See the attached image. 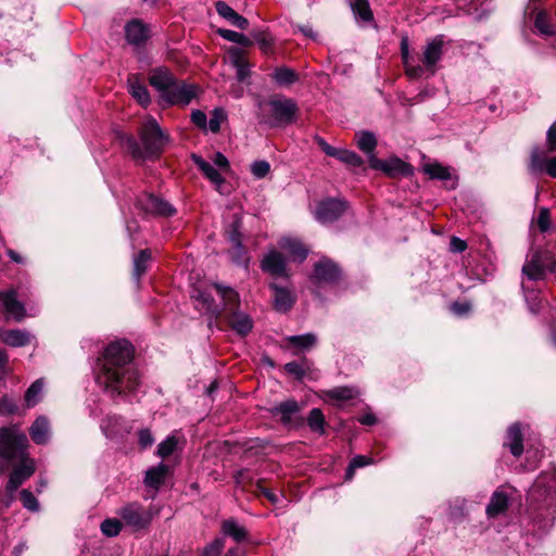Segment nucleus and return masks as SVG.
Masks as SVG:
<instances>
[{"label": "nucleus", "instance_id": "1", "mask_svg": "<svg viewBox=\"0 0 556 556\" xmlns=\"http://www.w3.org/2000/svg\"><path fill=\"white\" fill-rule=\"evenodd\" d=\"M134 346L127 340L111 342L104 350L98 382L112 396L132 393L140 384L138 371L130 365Z\"/></svg>", "mask_w": 556, "mask_h": 556}, {"label": "nucleus", "instance_id": "2", "mask_svg": "<svg viewBox=\"0 0 556 556\" xmlns=\"http://www.w3.org/2000/svg\"><path fill=\"white\" fill-rule=\"evenodd\" d=\"M28 439L17 425L0 428V472L17 463L9 476L7 493L13 494L36 471L35 460L28 456Z\"/></svg>", "mask_w": 556, "mask_h": 556}, {"label": "nucleus", "instance_id": "3", "mask_svg": "<svg viewBox=\"0 0 556 556\" xmlns=\"http://www.w3.org/2000/svg\"><path fill=\"white\" fill-rule=\"evenodd\" d=\"M527 514L541 532L548 531L556 520V473L536 478L527 496Z\"/></svg>", "mask_w": 556, "mask_h": 556}, {"label": "nucleus", "instance_id": "4", "mask_svg": "<svg viewBox=\"0 0 556 556\" xmlns=\"http://www.w3.org/2000/svg\"><path fill=\"white\" fill-rule=\"evenodd\" d=\"M140 140L143 149L132 137H126L123 141L125 149L135 159H157L169 142L168 135L161 129L154 118H149L143 123Z\"/></svg>", "mask_w": 556, "mask_h": 556}, {"label": "nucleus", "instance_id": "5", "mask_svg": "<svg viewBox=\"0 0 556 556\" xmlns=\"http://www.w3.org/2000/svg\"><path fill=\"white\" fill-rule=\"evenodd\" d=\"M149 81L159 91L161 99L168 104L187 105L195 96L194 86L177 81L174 75L164 67L155 68L151 73Z\"/></svg>", "mask_w": 556, "mask_h": 556}, {"label": "nucleus", "instance_id": "6", "mask_svg": "<svg viewBox=\"0 0 556 556\" xmlns=\"http://www.w3.org/2000/svg\"><path fill=\"white\" fill-rule=\"evenodd\" d=\"M157 511L144 508L139 503H129L118 510V516L135 531L143 530L150 526Z\"/></svg>", "mask_w": 556, "mask_h": 556}, {"label": "nucleus", "instance_id": "7", "mask_svg": "<svg viewBox=\"0 0 556 556\" xmlns=\"http://www.w3.org/2000/svg\"><path fill=\"white\" fill-rule=\"evenodd\" d=\"M274 125H290L295 123L299 113L296 102L285 96H276L268 101Z\"/></svg>", "mask_w": 556, "mask_h": 556}, {"label": "nucleus", "instance_id": "8", "mask_svg": "<svg viewBox=\"0 0 556 556\" xmlns=\"http://www.w3.org/2000/svg\"><path fill=\"white\" fill-rule=\"evenodd\" d=\"M556 270V260L548 251H534L530 260L523 265L522 273L531 280H539L543 277L544 270Z\"/></svg>", "mask_w": 556, "mask_h": 556}, {"label": "nucleus", "instance_id": "9", "mask_svg": "<svg viewBox=\"0 0 556 556\" xmlns=\"http://www.w3.org/2000/svg\"><path fill=\"white\" fill-rule=\"evenodd\" d=\"M369 166L372 169L381 170L389 177L397 176H410L414 173L413 166L396 156H392L388 160H380L376 155H371L369 160Z\"/></svg>", "mask_w": 556, "mask_h": 556}, {"label": "nucleus", "instance_id": "10", "mask_svg": "<svg viewBox=\"0 0 556 556\" xmlns=\"http://www.w3.org/2000/svg\"><path fill=\"white\" fill-rule=\"evenodd\" d=\"M444 40L443 36L439 35L427 42L422 50L421 63L424 73L427 71L430 75H434L437 72V64L440 62L443 55Z\"/></svg>", "mask_w": 556, "mask_h": 556}, {"label": "nucleus", "instance_id": "11", "mask_svg": "<svg viewBox=\"0 0 556 556\" xmlns=\"http://www.w3.org/2000/svg\"><path fill=\"white\" fill-rule=\"evenodd\" d=\"M346 202L337 199H327L317 204L315 218L321 224L337 220L346 210Z\"/></svg>", "mask_w": 556, "mask_h": 556}, {"label": "nucleus", "instance_id": "12", "mask_svg": "<svg viewBox=\"0 0 556 556\" xmlns=\"http://www.w3.org/2000/svg\"><path fill=\"white\" fill-rule=\"evenodd\" d=\"M341 277L340 267L330 258L324 257L314 265V283H333Z\"/></svg>", "mask_w": 556, "mask_h": 556}, {"label": "nucleus", "instance_id": "13", "mask_svg": "<svg viewBox=\"0 0 556 556\" xmlns=\"http://www.w3.org/2000/svg\"><path fill=\"white\" fill-rule=\"evenodd\" d=\"M137 205L146 213L152 215L170 216L176 212L170 203L164 201L160 197L150 193L141 195L137 201Z\"/></svg>", "mask_w": 556, "mask_h": 556}, {"label": "nucleus", "instance_id": "14", "mask_svg": "<svg viewBox=\"0 0 556 556\" xmlns=\"http://www.w3.org/2000/svg\"><path fill=\"white\" fill-rule=\"evenodd\" d=\"M0 301L2 302L4 312L7 314L5 319L12 318L20 323L25 318L26 309L24 304L17 300V292L15 289L1 291Z\"/></svg>", "mask_w": 556, "mask_h": 556}, {"label": "nucleus", "instance_id": "15", "mask_svg": "<svg viewBox=\"0 0 556 556\" xmlns=\"http://www.w3.org/2000/svg\"><path fill=\"white\" fill-rule=\"evenodd\" d=\"M529 167L533 173L545 172L556 178V156L547 159L539 147H534L531 151Z\"/></svg>", "mask_w": 556, "mask_h": 556}, {"label": "nucleus", "instance_id": "16", "mask_svg": "<svg viewBox=\"0 0 556 556\" xmlns=\"http://www.w3.org/2000/svg\"><path fill=\"white\" fill-rule=\"evenodd\" d=\"M261 268L275 277H288L287 262L285 256L276 251H269L261 262Z\"/></svg>", "mask_w": 556, "mask_h": 556}, {"label": "nucleus", "instance_id": "17", "mask_svg": "<svg viewBox=\"0 0 556 556\" xmlns=\"http://www.w3.org/2000/svg\"><path fill=\"white\" fill-rule=\"evenodd\" d=\"M269 288L274 291V308L280 313L290 311L295 302L293 293L288 288L280 287L275 282L270 283Z\"/></svg>", "mask_w": 556, "mask_h": 556}, {"label": "nucleus", "instance_id": "18", "mask_svg": "<svg viewBox=\"0 0 556 556\" xmlns=\"http://www.w3.org/2000/svg\"><path fill=\"white\" fill-rule=\"evenodd\" d=\"M31 440L38 445H45L51 438V425L46 416H38L29 428Z\"/></svg>", "mask_w": 556, "mask_h": 556}, {"label": "nucleus", "instance_id": "19", "mask_svg": "<svg viewBox=\"0 0 556 556\" xmlns=\"http://www.w3.org/2000/svg\"><path fill=\"white\" fill-rule=\"evenodd\" d=\"M31 334L24 329H4L0 330V340L10 346L21 348L30 343Z\"/></svg>", "mask_w": 556, "mask_h": 556}, {"label": "nucleus", "instance_id": "20", "mask_svg": "<svg viewBox=\"0 0 556 556\" xmlns=\"http://www.w3.org/2000/svg\"><path fill=\"white\" fill-rule=\"evenodd\" d=\"M278 245L281 250L286 251L293 261L302 263L307 257L308 250L295 238H282L278 242Z\"/></svg>", "mask_w": 556, "mask_h": 556}, {"label": "nucleus", "instance_id": "21", "mask_svg": "<svg viewBox=\"0 0 556 556\" xmlns=\"http://www.w3.org/2000/svg\"><path fill=\"white\" fill-rule=\"evenodd\" d=\"M126 39L130 45L140 46L149 37V29L147 25L139 20H134L127 23L125 27Z\"/></svg>", "mask_w": 556, "mask_h": 556}, {"label": "nucleus", "instance_id": "22", "mask_svg": "<svg viewBox=\"0 0 556 556\" xmlns=\"http://www.w3.org/2000/svg\"><path fill=\"white\" fill-rule=\"evenodd\" d=\"M401 56L405 68V73L408 77L416 79L420 78L424 75V67L420 64L415 63L414 58L409 53L407 38H404L401 41Z\"/></svg>", "mask_w": 556, "mask_h": 556}, {"label": "nucleus", "instance_id": "23", "mask_svg": "<svg viewBox=\"0 0 556 556\" xmlns=\"http://www.w3.org/2000/svg\"><path fill=\"white\" fill-rule=\"evenodd\" d=\"M217 13L226 18L233 26L244 30L249 27V21L242 15L238 14L232 8H230L226 2L218 1L215 4Z\"/></svg>", "mask_w": 556, "mask_h": 556}, {"label": "nucleus", "instance_id": "24", "mask_svg": "<svg viewBox=\"0 0 556 556\" xmlns=\"http://www.w3.org/2000/svg\"><path fill=\"white\" fill-rule=\"evenodd\" d=\"M509 505V496L497 489L491 496V500L486 506V515L491 518H494L506 511Z\"/></svg>", "mask_w": 556, "mask_h": 556}, {"label": "nucleus", "instance_id": "25", "mask_svg": "<svg viewBox=\"0 0 556 556\" xmlns=\"http://www.w3.org/2000/svg\"><path fill=\"white\" fill-rule=\"evenodd\" d=\"M169 467L165 464H159L146 471L144 484L148 488L157 490L166 480Z\"/></svg>", "mask_w": 556, "mask_h": 556}, {"label": "nucleus", "instance_id": "26", "mask_svg": "<svg viewBox=\"0 0 556 556\" xmlns=\"http://www.w3.org/2000/svg\"><path fill=\"white\" fill-rule=\"evenodd\" d=\"M300 410V406L294 400H287L281 402L277 406L270 409V413L275 417H279L283 425H289L292 420L293 415Z\"/></svg>", "mask_w": 556, "mask_h": 556}, {"label": "nucleus", "instance_id": "27", "mask_svg": "<svg viewBox=\"0 0 556 556\" xmlns=\"http://www.w3.org/2000/svg\"><path fill=\"white\" fill-rule=\"evenodd\" d=\"M228 323L230 327L239 334H248L253 327L252 319L244 313L233 311L228 315Z\"/></svg>", "mask_w": 556, "mask_h": 556}, {"label": "nucleus", "instance_id": "28", "mask_svg": "<svg viewBox=\"0 0 556 556\" xmlns=\"http://www.w3.org/2000/svg\"><path fill=\"white\" fill-rule=\"evenodd\" d=\"M358 391L355 388L342 386L336 387L324 392V399L329 402L340 403L355 399Z\"/></svg>", "mask_w": 556, "mask_h": 556}, {"label": "nucleus", "instance_id": "29", "mask_svg": "<svg viewBox=\"0 0 556 556\" xmlns=\"http://www.w3.org/2000/svg\"><path fill=\"white\" fill-rule=\"evenodd\" d=\"M229 58L231 64L236 67L237 79L244 81L250 76V65L243 58V52L239 48H231L229 50Z\"/></svg>", "mask_w": 556, "mask_h": 556}, {"label": "nucleus", "instance_id": "30", "mask_svg": "<svg viewBox=\"0 0 556 556\" xmlns=\"http://www.w3.org/2000/svg\"><path fill=\"white\" fill-rule=\"evenodd\" d=\"M214 288L216 289L218 295L222 298L225 309H227L229 313L238 309L240 300L239 294L235 289L223 286L220 283H214Z\"/></svg>", "mask_w": 556, "mask_h": 556}, {"label": "nucleus", "instance_id": "31", "mask_svg": "<svg viewBox=\"0 0 556 556\" xmlns=\"http://www.w3.org/2000/svg\"><path fill=\"white\" fill-rule=\"evenodd\" d=\"M191 159L208 180H211L216 186H220L222 184H224L225 180L223 176L213 164L206 162L197 154H192Z\"/></svg>", "mask_w": 556, "mask_h": 556}, {"label": "nucleus", "instance_id": "32", "mask_svg": "<svg viewBox=\"0 0 556 556\" xmlns=\"http://www.w3.org/2000/svg\"><path fill=\"white\" fill-rule=\"evenodd\" d=\"M222 532L232 538L236 542H242L248 538L247 529L239 525L238 521L233 518L226 519L222 523Z\"/></svg>", "mask_w": 556, "mask_h": 556}, {"label": "nucleus", "instance_id": "33", "mask_svg": "<svg viewBox=\"0 0 556 556\" xmlns=\"http://www.w3.org/2000/svg\"><path fill=\"white\" fill-rule=\"evenodd\" d=\"M350 8L356 20L363 23H370L374 21V13L370 9L368 0H348Z\"/></svg>", "mask_w": 556, "mask_h": 556}, {"label": "nucleus", "instance_id": "34", "mask_svg": "<svg viewBox=\"0 0 556 556\" xmlns=\"http://www.w3.org/2000/svg\"><path fill=\"white\" fill-rule=\"evenodd\" d=\"M506 443L515 457L521 456L523 452L522 433L519 425L515 424L508 428Z\"/></svg>", "mask_w": 556, "mask_h": 556}, {"label": "nucleus", "instance_id": "35", "mask_svg": "<svg viewBox=\"0 0 556 556\" xmlns=\"http://www.w3.org/2000/svg\"><path fill=\"white\" fill-rule=\"evenodd\" d=\"M128 90L130 94L143 106L150 103V96L147 87L139 83L138 78L132 75L128 78Z\"/></svg>", "mask_w": 556, "mask_h": 556}, {"label": "nucleus", "instance_id": "36", "mask_svg": "<svg viewBox=\"0 0 556 556\" xmlns=\"http://www.w3.org/2000/svg\"><path fill=\"white\" fill-rule=\"evenodd\" d=\"M355 139L358 149L368 155V161L371 155H376L377 139L372 132L359 131L355 135Z\"/></svg>", "mask_w": 556, "mask_h": 556}, {"label": "nucleus", "instance_id": "37", "mask_svg": "<svg viewBox=\"0 0 556 556\" xmlns=\"http://www.w3.org/2000/svg\"><path fill=\"white\" fill-rule=\"evenodd\" d=\"M291 346L304 351L309 350L317 343V337L313 332H307L299 336H289L285 339Z\"/></svg>", "mask_w": 556, "mask_h": 556}, {"label": "nucleus", "instance_id": "38", "mask_svg": "<svg viewBox=\"0 0 556 556\" xmlns=\"http://www.w3.org/2000/svg\"><path fill=\"white\" fill-rule=\"evenodd\" d=\"M151 257V251L148 249L141 250L134 256V276L137 279H140V277L147 271Z\"/></svg>", "mask_w": 556, "mask_h": 556}, {"label": "nucleus", "instance_id": "39", "mask_svg": "<svg viewBox=\"0 0 556 556\" xmlns=\"http://www.w3.org/2000/svg\"><path fill=\"white\" fill-rule=\"evenodd\" d=\"M275 81L280 86H290L298 81L299 75L289 67H278L273 75Z\"/></svg>", "mask_w": 556, "mask_h": 556}, {"label": "nucleus", "instance_id": "40", "mask_svg": "<svg viewBox=\"0 0 556 556\" xmlns=\"http://www.w3.org/2000/svg\"><path fill=\"white\" fill-rule=\"evenodd\" d=\"M424 172L431 179L448 180L451 178V172L448 167H445L439 163H429L424 166Z\"/></svg>", "mask_w": 556, "mask_h": 556}, {"label": "nucleus", "instance_id": "41", "mask_svg": "<svg viewBox=\"0 0 556 556\" xmlns=\"http://www.w3.org/2000/svg\"><path fill=\"white\" fill-rule=\"evenodd\" d=\"M43 391V380L37 379L30 384L25 393V402L28 407L35 406L39 401Z\"/></svg>", "mask_w": 556, "mask_h": 556}, {"label": "nucleus", "instance_id": "42", "mask_svg": "<svg viewBox=\"0 0 556 556\" xmlns=\"http://www.w3.org/2000/svg\"><path fill=\"white\" fill-rule=\"evenodd\" d=\"M308 427L319 434L325 433V417L319 408H313L307 418Z\"/></svg>", "mask_w": 556, "mask_h": 556}, {"label": "nucleus", "instance_id": "43", "mask_svg": "<svg viewBox=\"0 0 556 556\" xmlns=\"http://www.w3.org/2000/svg\"><path fill=\"white\" fill-rule=\"evenodd\" d=\"M336 159L351 167H359L364 163L358 154L346 149H339Z\"/></svg>", "mask_w": 556, "mask_h": 556}, {"label": "nucleus", "instance_id": "44", "mask_svg": "<svg viewBox=\"0 0 556 556\" xmlns=\"http://www.w3.org/2000/svg\"><path fill=\"white\" fill-rule=\"evenodd\" d=\"M217 33L220 35L222 38L228 41L238 43L243 47L252 46V41L244 34L224 28H219Z\"/></svg>", "mask_w": 556, "mask_h": 556}, {"label": "nucleus", "instance_id": "45", "mask_svg": "<svg viewBox=\"0 0 556 556\" xmlns=\"http://www.w3.org/2000/svg\"><path fill=\"white\" fill-rule=\"evenodd\" d=\"M534 26L542 35L551 36L554 34L553 26L551 25L545 11L538 12Z\"/></svg>", "mask_w": 556, "mask_h": 556}, {"label": "nucleus", "instance_id": "46", "mask_svg": "<svg viewBox=\"0 0 556 556\" xmlns=\"http://www.w3.org/2000/svg\"><path fill=\"white\" fill-rule=\"evenodd\" d=\"M20 498L23 507L29 511L37 513L40 508L39 502L36 496L28 489H23L20 492Z\"/></svg>", "mask_w": 556, "mask_h": 556}, {"label": "nucleus", "instance_id": "47", "mask_svg": "<svg viewBox=\"0 0 556 556\" xmlns=\"http://www.w3.org/2000/svg\"><path fill=\"white\" fill-rule=\"evenodd\" d=\"M229 255L235 264L248 266V252L242 243L238 245H231L229 250Z\"/></svg>", "mask_w": 556, "mask_h": 556}, {"label": "nucleus", "instance_id": "48", "mask_svg": "<svg viewBox=\"0 0 556 556\" xmlns=\"http://www.w3.org/2000/svg\"><path fill=\"white\" fill-rule=\"evenodd\" d=\"M121 530H122V522L117 519H105L101 523L102 533L109 538L118 535Z\"/></svg>", "mask_w": 556, "mask_h": 556}, {"label": "nucleus", "instance_id": "49", "mask_svg": "<svg viewBox=\"0 0 556 556\" xmlns=\"http://www.w3.org/2000/svg\"><path fill=\"white\" fill-rule=\"evenodd\" d=\"M177 439L174 435L168 437L157 446V455L165 458L174 453L177 447Z\"/></svg>", "mask_w": 556, "mask_h": 556}, {"label": "nucleus", "instance_id": "50", "mask_svg": "<svg viewBox=\"0 0 556 556\" xmlns=\"http://www.w3.org/2000/svg\"><path fill=\"white\" fill-rule=\"evenodd\" d=\"M226 119V113L223 109H215L213 112H212V116L208 121V124L206 125V127H208V129L216 134L219 131L220 129V125Z\"/></svg>", "mask_w": 556, "mask_h": 556}, {"label": "nucleus", "instance_id": "51", "mask_svg": "<svg viewBox=\"0 0 556 556\" xmlns=\"http://www.w3.org/2000/svg\"><path fill=\"white\" fill-rule=\"evenodd\" d=\"M306 358H304L301 363H298V362H290V363H287L285 365V370L294 376L296 379L301 380L304 375H305V364H306Z\"/></svg>", "mask_w": 556, "mask_h": 556}, {"label": "nucleus", "instance_id": "52", "mask_svg": "<svg viewBox=\"0 0 556 556\" xmlns=\"http://www.w3.org/2000/svg\"><path fill=\"white\" fill-rule=\"evenodd\" d=\"M269 170L270 165L267 161H255L251 164V173L257 179L266 177Z\"/></svg>", "mask_w": 556, "mask_h": 556}, {"label": "nucleus", "instance_id": "53", "mask_svg": "<svg viewBox=\"0 0 556 556\" xmlns=\"http://www.w3.org/2000/svg\"><path fill=\"white\" fill-rule=\"evenodd\" d=\"M538 228L541 232H546L551 228V214L548 208L541 207L536 219Z\"/></svg>", "mask_w": 556, "mask_h": 556}, {"label": "nucleus", "instance_id": "54", "mask_svg": "<svg viewBox=\"0 0 556 556\" xmlns=\"http://www.w3.org/2000/svg\"><path fill=\"white\" fill-rule=\"evenodd\" d=\"M225 546V541L222 538L215 539L212 543L203 549V556H218Z\"/></svg>", "mask_w": 556, "mask_h": 556}, {"label": "nucleus", "instance_id": "55", "mask_svg": "<svg viewBox=\"0 0 556 556\" xmlns=\"http://www.w3.org/2000/svg\"><path fill=\"white\" fill-rule=\"evenodd\" d=\"M368 464H370V458H368L364 455H357V456L353 457V459L351 460V463L346 469L348 478H351L353 476V472L356 468H362Z\"/></svg>", "mask_w": 556, "mask_h": 556}, {"label": "nucleus", "instance_id": "56", "mask_svg": "<svg viewBox=\"0 0 556 556\" xmlns=\"http://www.w3.org/2000/svg\"><path fill=\"white\" fill-rule=\"evenodd\" d=\"M255 41L260 45L263 52L267 53L273 45V39L264 31L253 34Z\"/></svg>", "mask_w": 556, "mask_h": 556}, {"label": "nucleus", "instance_id": "57", "mask_svg": "<svg viewBox=\"0 0 556 556\" xmlns=\"http://www.w3.org/2000/svg\"><path fill=\"white\" fill-rule=\"evenodd\" d=\"M314 141L318 144V147L323 150V152L328 155V156H332V157H336L337 155V152H338V148H334L332 146H330L324 138H321L320 136H315L314 137Z\"/></svg>", "mask_w": 556, "mask_h": 556}, {"label": "nucleus", "instance_id": "58", "mask_svg": "<svg viewBox=\"0 0 556 556\" xmlns=\"http://www.w3.org/2000/svg\"><path fill=\"white\" fill-rule=\"evenodd\" d=\"M139 445L141 448H148L154 443V438L149 429H142L138 433Z\"/></svg>", "mask_w": 556, "mask_h": 556}, {"label": "nucleus", "instance_id": "59", "mask_svg": "<svg viewBox=\"0 0 556 556\" xmlns=\"http://www.w3.org/2000/svg\"><path fill=\"white\" fill-rule=\"evenodd\" d=\"M16 410V404L12 399L4 395L0 397V415L13 414Z\"/></svg>", "mask_w": 556, "mask_h": 556}, {"label": "nucleus", "instance_id": "60", "mask_svg": "<svg viewBox=\"0 0 556 556\" xmlns=\"http://www.w3.org/2000/svg\"><path fill=\"white\" fill-rule=\"evenodd\" d=\"M546 146L548 152L556 151V121L551 125L546 132Z\"/></svg>", "mask_w": 556, "mask_h": 556}, {"label": "nucleus", "instance_id": "61", "mask_svg": "<svg viewBox=\"0 0 556 556\" xmlns=\"http://www.w3.org/2000/svg\"><path fill=\"white\" fill-rule=\"evenodd\" d=\"M231 227L232 228L229 231V237H228L231 245L241 244L242 241H241V232H240V223H239V220L233 222Z\"/></svg>", "mask_w": 556, "mask_h": 556}, {"label": "nucleus", "instance_id": "62", "mask_svg": "<svg viewBox=\"0 0 556 556\" xmlns=\"http://www.w3.org/2000/svg\"><path fill=\"white\" fill-rule=\"evenodd\" d=\"M191 121L192 123L198 126L199 128L201 129H206V115L204 112L200 111V110H195L191 113Z\"/></svg>", "mask_w": 556, "mask_h": 556}, {"label": "nucleus", "instance_id": "63", "mask_svg": "<svg viewBox=\"0 0 556 556\" xmlns=\"http://www.w3.org/2000/svg\"><path fill=\"white\" fill-rule=\"evenodd\" d=\"M255 492L257 494H263L273 504H277L279 502V496L276 493H274L269 489L264 488L260 483L256 484Z\"/></svg>", "mask_w": 556, "mask_h": 556}, {"label": "nucleus", "instance_id": "64", "mask_svg": "<svg viewBox=\"0 0 556 556\" xmlns=\"http://www.w3.org/2000/svg\"><path fill=\"white\" fill-rule=\"evenodd\" d=\"M467 248V243L457 238V237H452L451 239V242H450V250L454 253H460V252H464Z\"/></svg>", "mask_w": 556, "mask_h": 556}]
</instances>
